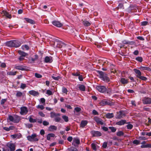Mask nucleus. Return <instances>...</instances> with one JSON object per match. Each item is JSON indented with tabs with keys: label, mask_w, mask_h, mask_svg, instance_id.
<instances>
[{
	"label": "nucleus",
	"mask_w": 151,
	"mask_h": 151,
	"mask_svg": "<svg viewBox=\"0 0 151 151\" xmlns=\"http://www.w3.org/2000/svg\"><path fill=\"white\" fill-rule=\"evenodd\" d=\"M6 46L9 47H17L21 45V43L17 40H12L6 42Z\"/></svg>",
	"instance_id": "nucleus-1"
},
{
	"label": "nucleus",
	"mask_w": 151,
	"mask_h": 151,
	"mask_svg": "<svg viewBox=\"0 0 151 151\" xmlns=\"http://www.w3.org/2000/svg\"><path fill=\"white\" fill-rule=\"evenodd\" d=\"M97 72L99 75V78L102 80L106 82H108L110 81L109 78L105 72L99 70H97Z\"/></svg>",
	"instance_id": "nucleus-2"
},
{
	"label": "nucleus",
	"mask_w": 151,
	"mask_h": 151,
	"mask_svg": "<svg viewBox=\"0 0 151 151\" xmlns=\"http://www.w3.org/2000/svg\"><path fill=\"white\" fill-rule=\"evenodd\" d=\"M37 134H32L31 136L29 135L27 136V139L29 141H38L39 139L37 138Z\"/></svg>",
	"instance_id": "nucleus-3"
},
{
	"label": "nucleus",
	"mask_w": 151,
	"mask_h": 151,
	"mask_svg": "<svg viewBox=\"0 0 151 151\" xmlns=\"http://www.w3.org/2000/svg\"><path fill=\"white\" fill-rule=\"evenodd\" d=\"M96 89L99 91L103 93L106 92V87L103 86H97L96 87Z\"/></svg>",
	"instance_id": "nucleus-4"
},
{
	"label": "nucleus",
	"mask_w": 151,
	"mask_h": 151,
	"mask_svg": "<svg viewBox=\"0 0 151 151\" xmlns=\"http://www.w3.org/2000/svg\"><path fill=\"white\" fill-rule=\"evenodd\" d=\"M90 133L93 137H99L102 135L101 133L99 131L93 130Z\"/></svg>",
	"instance_id": "nucleus-5"
},
{
	"label": "nucleus",
	"mask_w": 151,
	"mask_h": 151,
	"mask_svg": "<svg viewBox=\"0 0 151 151\" xmlns=\"http://www.w3.org/2000/svg\"><path fill=\"white\" fill-rule=\"evenodd\" d=\"M28 111L27 108L25 106H23L20 108V114L22 115L26 114Z\"/></svg>",
	"instance_id": "nucleus-6"
},
{
	"label": "nucleus",
	"mask_w": 151,
	"mask_h": 151,
	"mask_svg": "<svg viewBox=\"0 0 151 151\" xmlns=\"http://www.w3.org/2000/svg\"><path fill=\"white\" fill-rule=\"evenodd\" d=\"M52 22L54 25L58 27H61L63 25L61 23L58 21L54 20Z\"/></svg>",
	"instance_id": "nucleus-7"
},
{
	"label": "nucleus",
	"mask_w": 151,
	"mask_h": 151,
	"mask_svg": "<svg viewBox=\"0 0 151 151\" xmlns=\"http://www.w3.org/2000/svg\"><path fill=\"white\" fill-rule=\"evenodd\" d=\"M143 103L144 104H151V98L149 97H145L142 99Z\"/></svg>",
	"instance_id": "nucleus-8"
},
{
	"label": "nucleus",
	"mask_w": 151,
	"mask_h": 151,
	"mask_svg": "<svg viewBox=\"0 0 151 151\" xmlns=\"http://www.w3.org/2000/svg\"><path fill=\"white\" fill-rule=\"evenodd\" d=\"M53 61L52 57L51 56H47L44 59V62L46 63H51Z\"/></svg>",
	"instance_id": "nucleus-9"
},
{
	"label": "nucleus",
	"mask_w": 151,
	"mask_h": 151,
	"mask_svg": "<svg viewBox=\"0 0 151 151\" xmlns=\"http://www.w3.org/2000/svg\"><path fill=\"white\" fill-rule=\"evenodd\" d=\"M125 114L124 112L122 111H120L117 113V114L116 118L117 119H121L123 117V116H124Z\"/></svg>",
	"instance_id": "nucleus-10"
},
{
	"label": "nucleus",
	"mask_w": 151,
	"mask_h": 151,
	"mask_svg": "<svg viewBox=\"0 0 151 151\" xmlns=\"http://www.w3.org/2000/svg\"><path fill=\"white\" fill-rule=\"evenodd\" d=\"M34 56V58L32 57H29V61L30 62V63H34L35 61L37 60L38 59V56L37 55H35Z\"/></svg>",
	"instance_id": "nucleus-11"
},
{
	"label": "nucleus",
	"mask_w": 151,
	"mask_h": 151,
	"mask_svg": "<svg viewBox=\"0 0 151 151\" xmlns=\"http://www.w3.org/2000/svg\"><path fill=\"white\" fill-rule=\"evenodd\" d=\"M15 68L17 70H26V67L22 65H15Z\"/></svg>",
	"instance_id": "nucleus-12"
},
{
	"label": "nucleus",
	"mask_w": 151,
	"mask_h": 151,
	"mask_svg": "<svg viewBox=\"0 0 151 151\" xmlns=\"http://www.w3.org/2000/svg\"><path fill=\"white\" fill-rule=\"evenodd\" d=\"M8 147L9 148L10 151H14L15 150V145L13 143H10L8 144Z\"/></svg>",
	"instance_id": "nucleus-13"
},
{
	"label": "nucleus",
	"mask_w": 151,
	"mask_h": 151,
	"mask_svg": "<svg viewBox=\"0 0 151 151\" xmlns=\"http://www.w3.org/2000/svg\"><path fill=\"white\" fill-rule=\"evenodd\" d=\"M129 122H127L125 120H121L118 122H116V124L118 125H124L125 124L129 123Z\"/></svg>",
	"instance_id": "nucleus-14"
},
{
	"label": "nucleus",
	"mask_w": 151,
	"mask_h": 151,
	"mask_svg": "<svg viewBox=\"0 0 151 151\" xmlns=\"http://www.w3.org/2000/svg\"><path fill=\"white\" fill-rule=\"evenodd\" d=\"M24 19L25 20L27 23H30L31 24H34L35 23V21L32 19L27 18H24Z\"/></svg>",
	"instance_id": "nucleus-15"
},
{
	"label": "nucleus",
	"mask_w": 151,
	"mask_h": 151,
	"mask_svg": "<svg viewBox=\"0 0 151 151\" xmlns=\"http://www.w3.org/2000/svg\"><path fill=\"white\" fill-rule=\"evenodd\" d=\"M94 120L97 124H99L101 125H103L104 124V122H102V119L99 118L98 117H95L94 118Z\"/></svg>",
	"instance_id": "nucleus-16"
},
{
	"label": "nucleus",
	"mask_w": 151,
	"mask_h": 151,
	"mask_svg": "<svg viewBox=\"0 0 151 151\" xmlns=\"http://www.w3.org/2000/svg\"><path fill=\"white\" fill-rule=\"evenodd\" d=\"M50 116L51 118L56 117L57 116H60V114L54 112H51L50 113Z\"/></svg>",
	"instance_id": "nucleus-17"
},
{
	"label": "nucleus",
	"mask_w": 151,
	"mask_h": 151,
	"mask_svg": "<svg viewBox=\"0 0 151 151\" xmlns=\"http://www.w3.org/2000/svg\"><path fill=\"white\" fill-rule=\"evenodd\" d=\"M29 93L34 96H37L39 95V93L37 91L34 90H31L29 91Z\"/></svg>",
	"instance_id": "nucleus-18"
},
{
	"label": "nucleus",
	"mask_w": 151,
	"mask_h": 151,
	"mask_svg": "<svg viewBox=\"0 0 151 151\" xmlns=\"http://www.w3.org/2000/svg\"><path fill=\"white\" fill-rule=\"evenodd\" d=\"M128 79H126L124 78H121L120 79V81L122 84L125 85L128 83Z\"/></svg>",
	"instance_id": "nucleus-19"
},
{
	"label": "nucleus",
	"mask_w": 151,
	"mask_h": 151,
	"mask_svg": "<svg viewBox=\"0 0 151 151\" xmlns=\"http://www.w3.org/2000/svg\"><path fill=\"white\" fill-rule=\"evenodd\" d=\"M122 42L124 44L130 45H132L134 43V41H128L126 40H124L123 41H122Z\"/></svg>",
	"instance_id": "nucleus-20"
},
{
	"label": "nucleus",
	"mask_w": 151,
	"mask_h": 151,
	"mask_svg": "<svg viewBox=\"0 0 151 151\" xmlns=\"http://www.w3.org/2000/svg\"><path fill=\"white\" fill-rule=\"evenodd\" d=\"M88 122L86 120H82L80 126L82 128H84L87 124Z\"/></svg>",
	"instance_id": "nucleus-21"
},
{
	"label": "nucleus",
	"mask_w": 151,
	"mask_h": 151,
	"mask_svg": "<svg viewBox=\"0 0 151 151\" xmlns=\"http://www.w3.org/2000/svg\"><path fill=\"white\" fill-rule=\"evenodd\" d=\"M83 24L85 27H88L91 25V22L85 20L83 21Z\"/></svg>",
	"instance_id": "nucleus-22"
},
{
	"label": "nucleus",
	"mask_w": 151,
	"mask_h": 151,
	"mask_svg": "<svg viewBox=\"0 0 151 151\" xmlns=\"http://www.w3.org/2000/svg\"><path fill=\"white\" fill-rule=\"evenodd\" d=\"M134 70L137 75L136 77L137 78H138L139 76L141 75V73L139 70L136 69H134Z\"/></svg>",
	"instance_id": "nucleus-23"
},
{
	"label": "nucleus",
	"mask_w": 151,
	"mask_h": 151,
	"mask_svg": "<svg viewBox=\"0 0 151 151\" xmlns=\"http://www.w3.org/2000/svg\"><path fill=\"white\" fill-rule=\"evenodd\" d=\"M4 16H6L7 18L11 19L12 18L11 15L9 14V13L6 11H3Z\"/></svg>",
	"instance_id": "nucleus-24"
},
{
	"label": "nucleus",
	"mask_w": 151,
	"mask_h": 151,
	"mask_svg": "<svg viewBox=\"0 0 151 151\" xmlns=\"http://www.w3.org/2000/svg\"><path fill=\"white\" fill-rule=\"evenodd\" d=\"M18 53L21 56L23 57H25L28 55L27 53L20 50L18 51Z\"/></svg>",
	"instance_id": "nucleus-25"
},
{
	"label": "nucleus",
	"mask_w": 151,
	"mask_h": 151,
	"mask_svg": "<svg viewBox=\"0 0 151 151\" xmlns=\"http://www.w3.org/2000/svg\"><path fill=\"white\" fill-rule=\"evenodd\" d=\"M139 68L141 70H146L148 71H151V69L149 67L141 66Z\"/></svg>",
	"instance_id": "nucleus-26"
},
{
	"label": "nucleus",
	"mask_w": 151,
	"mask_h": 151,
	"mask_svg": "<svg viewBox=\"0 0 151 151\" xmlns=\"http://www.w3.org/2000/svg\"><path fill=\"white\" fill-rule=\"evenodd\" d=\"M20 120V117L17 115H15L14 116V123H18Z\"/></svg>",
	"instance_id": "nucleus-27"
},
{
	"label": "nucleus",
	"mask_w": 151,
	"mask_h": 151,
	"mask_svg": "<svg viewBox=\"0 0 151 151\" xmlns=\"http://www.w3.org/2000/svg\"><path fill=\"white\" fill-rule=\"evenodd\" d=\"M49 130L50 131H56L57 129V127L54 125H51L49 127Z\"/></svg>",
	"instance_id": "nucleus-28"
},
{
	"label": "nucleus",
	"mask_w": 151,
	"mask_h": 151,
	"mask_svg": "<svg viewBox=\"0 0 151 151\" xmlns=\"http://www.w3.org/2000/svg\"><path fill=\"white\" fill-rule=\"evenodd\" d=\"M55 135L53 133H49L47 134V139L48 140H50V137H55Z\"/></svg>",
	"instance_id": "nucleus-29"
},
{
	"label": "nucleus",
	"mask_w": 151,
	"mask_h": 151,
	"mask_svg": "<svg viewBox=\"0 0 151 151\" xmlns=\"http://www.w3.org/2000/svg\"><path fill=\"white\" fill-rule=\"evenodd\" d=\"M55 41L58 42V45L59 46H58L60 48L63 45H64V43L61 42L60 40L58 39H56Z\"/></svg>",
	"instance_id": "nucleus-30"
},
{
	"label": "nucleus",
	"mask_w": 151,
	"mask_h": 151,
	"mask_svg": "<svg viewBox=\"0 0 151 151\" xmlns=\"http://www.w3.org/2000/svg\"><path fill=\"white\" fill-rule=\"evenodd\" d=\"M114 116V114L112 113H108L106 115V117L107 118L110 119L113 117Z\"/></svg>",
	"instance_id": "nucleus-31"
},
{
	"label": "nucleus",
	"mask_w": 151,
	"mask_h": 151,
	"mask_svg": "<svg viewBox=\"0 0 151 151\" xmlns=\"http://www.w3.org/2000/svg\"><path fill=\"white\" fill-rule=\"evenodd\" d=\"M78 88L81 91H85V86L83 85H79Z\"/></svg>",
	"instance_id": "nucleus-32"
},
{
	"label": "nucleus",
	"mask_w": 151,
	"mask_h": 151,
	"mask_svg": "<svg viewBox=\"0 0 151 151\" xmlns=\"http://www.w3.org/2000/svg\"><path fill=\"white\" fill-rule=\"evenodd\" d=\"M32 116H30L29 118V121L30 123H35L37 122V119H33L32 117Z\"/></svg>",
	"instance_id": "nucleus-33"
},
{
	"label": "nucleus",
	"mask_w": 151,
	"mask_h": 151,
	"mask_svg": "<svg viewBox=\"0 0 151 151\" xmlns=\"http://www.w3.org/2000/svg\"><path fill=\"white\" fill-rule=\"evenodd\" d=\"M16 74V71H11L7 73V74L10 76H15Z\"/></svg>",
	"instance_id": "nucleus-34"
},
{
	"label": "nucleus",
	"mask_w": 151,
	"mask_h": 151,
	"mask_svg": "<svg viewBox=\"0 0 151 151\" xmlns=\"http://www.w3.org/2000/svg\"><path fill=\"white\" fill-rule=\"evenodd\" d=\"M91 146L92 149L95 151H97L96 146L97 145L94 143H92L91 144Z\"/></svg>",
	"instance_id": "nucleus-35"
},
{
	"label": "nucleus",
	"mask_w": 151,
	"mask_h": 151,
	"mask_svg": "<svg viewBox=\"0 0 151 151\" xmlns=\"http://www.w3.org/2000/svg\"><path fill=\"white\" fill-rule=\"evenodd\" d=\"M124 133L122 131H119L116 132V135L119 137L123 136L124 135Z\"/></svg>",
	"instance_id": "nucleus-36"
},
{
	"label": "nucleus",
	"mask_w": 151,
	"mask_h": 151,
	"mask_svg": "<svg viewBox=\"0 0 151 151\" xmlns=\"http://www.w3.org/2000/svg\"><path fill=\"white\" fill-rule=\"evenodd\" d=\"M62 92L63 93H65L66 94H67V93H68V91L67 89L66 88H65L64 87H63L62 88Z\"/></svg>",
	"instance_id": "nucleus-37"
},
{
	"label": "nucleus",
	"mask_w": 151,
	"mask_h": 151,
	"mask_svg": "<svg viewBox=\"0 0 151 151\" xmlns=\"http://www.w3.org/2000/svg\"><path fill=\"white\" fill-rule=\"evenodd\" d=\"M136 8V6L133 5H131L128 8L129 10L132 11V10Z\"/></svg>",
	"instance_id": "nucleus-38"
},
{
	"label": "nucleus",
	"mask_w": 151,
	"mask_h": 151,
	"mask_svg": "<svg viewBox=\"0 0 151 151\" xmlns=\"http://www.w3.org/2000/svg\"><path fill=\"white\" fill-rule=\"evenodd\" d=\"M22 95V93L19 91H17L16 96L17 97H20Z\"/></svg>",
	"instance_id": "nucleus-39"
},
{
	"label": "nucleus",
	"mask_w": 151,
	"mask_h": 151,
	"mask_svg": "<svg viewBox=\"0 0 151 151\" xmlns=\"http://www.w3.org/2000/svg\"><path fill=\"white\" fill-rule=\"evenodd\" d=\"M138 78L142 80L145 81H146L147 80V78L146 77L143 76H139Z\"/></svg>",
	"instance_id": "nucleus-40"
},
{
	"label": "nucleus",
	"mask_w": 151,
	"mask_h": 151,
	"mask_svg": "<svg viewBox=\"0 0 151 151\" xmlns=\"http://www.w3.org/2000/svg\"><path fill=\"white\" fill-rule=\"evenodd\" d=\"M109 128L111 129V132H115L116 130V128L113 127H109Z\"/></svg>",
	"instance_id": "nucleus-41"
},
{
	"label": "nucleus",
	"mask_w": 151,
	"mask_h": 151,
	"mask_svg": "<svg viewBox=\"0 0 151 151\" xmlns=\"http://www.w3.org/2000/svg\"><path fill=\"white\" fill-rule=\"evenodd\" d=\"M136 60L138 61L142 62L143 60V58L142 57H138L136 58Z\"/></svg>",
	"instance_id": "nucleus-42"
},
{
	"label": "nucleus",
	"mask_w": 151,
	"mask_h": 151,
	"mask_svg": "<svg viewBox=\"0 0 151 151\" xmlns=\"http://www.w3.org/2000/svg\"><path fill=\"white\" fill-rule=\"evenodd\" d=\"M99 104L101 106H105L106 105V101L101 100L99 103Z\"/></svg>",
	"instance_id": "nucleus-43"
},
{
	"label": "nucleus",
	"mask_w": 151,
	"mask_h": 151,
	"mask_svg": "<svg viewBox=\"0 0 151 151\" xmlns=\"http://www.w3.org/2000/svg\"><path fill=\"white\" fill-rule=\"evenodd\" d=\"M124 5L122 3L119 4L118 6L116 7V9H124Z\"/></svg>",
	"instance_id": "nucleus-44"
},
{
	"label": "nucleus",
	"mask_w": 151,
	"mask_h": 151,
	"mask_svg": "<svg viewBox=\"0 0 151 151\" xmlns=\"http://www.w3.org/2000/svg\"><path fill=\"white\" fill-rule=\"evenodd\" d=\"M62 118L65 122H68V118L66 116H62Z\"/></svg>",
	"instance_id": "nucleus-45"
},
{
	"label": "nucleus",
	"mask_w": 151,
	"mask_h": 151,
	"mask_svg": "<svg viewBox=\"0 0 151 151\" xmlns=\"http://www.w3.org/2000/svg\"><path fill=\"white\" fill-rule=\"evenodd\" d=\"M126 127L128 129H131L132 128L133 126L132 124H129L126 126Z\"/></svg>",
	"instance_id": "nucleus-46"
},
{
	"label": "nucleus",
	"mask_w": 151,
	"mask_h": 151,
	"mask_svg": "<svg viewBox=\"0 0 151 151\" xmlns=\"http://www.w3.org/2000/svg\"><path fill=\"white\" fill-rule=\"evenodd\" d=\"M140 141L139 140L135 139L133 141V143L134 144L138 145L139 144Z\"/></svg>",
	"instance_id": "nucleus-47"
},
{
	"label": "nucleus",
	"mask_w": 151,
	"mask_h": 151,
	"mask_svg": "<svg viewBox=\"0 0 151 151\" xmlns=\"http://www.w3.org/2000/svg\"><path fill=\"white\" fill-rule=\"evenodd\" d=\"M68 149L69 151H78L77 148L73 147H71Z\"/></svg>",
	"instance_id": "nucleus-48"
},
{
	"label": "nucleus",
	"mask_w": 151,
	"mask_h": 151,
	"mask_svg": "<svg viewBox=\"0 0 151 151\" xmlns=\"http://www.w3.org/2000/svg\"><path fill=\"white\" fill-rule=\"evenodd\" d=\"M74 141L75 142V143L77 144H79L80 143V139L78 138H75L73 139Z\"/></svg>",
	"instance_id": "nucleus-49"
},
{
	"label": "nucleus",
	"mask_w": 151,
	"mask_h": 151,
	"mask_svg": "<svg viewBox=\"0 0 151 151\" xmlns=\"http://www.w3.org/2000/svg\"><path fill=\"white\" fill-rule=\"evenodd\" d=\"M35 76L37 78H40L42 77L41 75L36 73H35Z\"/></svg>",
	"instance_id": "nucleus-50"
},
{
	"label": "nucleus",
	"mask_w": 151,
	"mask_h": 151,
	"mask_svg": "<svg viewBox=\"0 0 151 151\" xmlns=\"http://www.w3.org/2000/svg\"><path fill=\"white\" fill-rule=\"evenodd\" d=\"M9 119L10 121L14 122V117H13L12 116L10 115L9 116Z\"/></svg>",
	"instance_id": "nucleus-51"
},
{
	"label": "nucleus",
	"mask_w": 151,
	"mask_h": 151,
	"mask_svg": "<svg viewBox=\"0 0 151 151\" xmlns=\"http://www.w3.org/2000/svg\"><path fill=\"white\" fill-rule=\"evenodd\" d=\"M61 120V118L59 117H58V116L54 118L55 121L57 122H60Z\"/></svg>",
	"instance_id": "nucleus-52"
},
{
	"label": "nucleus",
	"mask_w": 151,
	"mask_h": 151,
	"mask_svg": "<svg viewBox=\"0 0 151 151\" xmlns=\"http://www.w3.org/2000/svg\"><path fill=\"white\" fill-rule=\"evenodd\" d=\"M74 110L77 112H79L81 111V109L78 107H76L74 108Z\"/></svg>",
	"instance_id": "nucleus-53"
},
{
	"label": "nucleus",
	"mask_w": 151,
	"mask_h": 151,
	"mask_svg": "<svg viewBox=\"0 0 151 151\" xmlns=\"http://www.w3.org/2000/svg\"><path fill=\"white\" fill-rule=\"evenodd\" d=\"M148 22L146 21H145L141 22V24L142 26H146Z\"/></svg>",
	"instance_id": "nucleus-54"
},
{
	"label": "nucleus",
	"mask_w": 151,
	"mask_h": 151,
	"mask_svg": "<svg viewBox=\"0 0 151 151\" xmlns=\"http://www.w3.org/2000/svg\"><path fill=\"white\" fill-rule=\"evenodd\" d=\"M52 78L55 80H58L60 78V77L59 76H58L57 77H55L53 76H52Z\"/></svg>",
	"instance_id": "nucleus-55"
},
{
	"label": "nucleus",
	"mask_w": 151,
	"mask_h": 151,
	"mask_svg": "<svg viewBox=\"0 0 151 151\" xmlns=\"http://www.w3.org/2000/svg\"><path fill=\"white\" fill-rule=\"evenodd\" d=\"M108 65V62L107 61H104L103 62V63L102 64V65L104 66L105 67H106Z\"/></svg>",
	"instance_id": "nucleus-56"
},
{
	"label": "nucleus",
	"mask_w": 151,
	"mask_h": 151,
	"mask_svg": "<svg viewBox=\"0 0 151 151\" xmlns=\"http://www.w3.org/2000/svg\"><path fill=\"white\" fill-rule=\"evenodd\" d=\"M46 94H47L49 95H52V91H51L50 90H47V91Z\"/></svg>",
	"instance_id": "nucleus-57"
},
{
	"label": "nucleus",
	"mask_w": 151,
	"mask_h": 151,
	"mask_svg": "<svg viewBox=\"0 0 151 151\" xmlns=\"http://www.w3.org/2000/svg\"><path fill=\"white\" fill-rule=\"evenodd\" d=\"M26 126L27 127L29 128H30L32 127L33 126V124H26Z\"/></svg>",
	"instance_id": "nucleus-58"
},
{
	"label": "nucleus",
	"mask_w": 151,
	"mask_h": 151,
	"mask_svg": "<svg viewBox=\"0 0 151 151\" xmlns=\"http://www.w3.org/2000/svg\"><path fill=\"white\" fill-rule=\"evenodd\" d=\"M106 92L108 94L110 95V94H111V90L110 88H109L108 89H107L106 88Z\"/></svg>",
	"instance_id": "nucleus-59"
},
{
	"label": "nucleus",
	"mask_w": 151,
	"mask_h": 151,
	"mask_svg": "<svg viewBox=\"0 0 151 151\" xmlns=\"http://www.w3.org/2000/svg\"><path fill=\"white\" fill-rule=\"evenodd\" d=\"M72 74L73 76H78L80 75V73L79 72H76V73H72Z\"/></svg>",
	"instance_id": "nucleus-60"
},
{
	"label": "nucleus",
	"mask_w": 151,
	"mask_h": 151,
	"mask_svg": "<svg viewBox=\"0 0 151 151\" xmlns=\"http://www.w3.org/2000/svg\"><path fill=\"white\" fill-rule=\"evenodd\" d=\"M107 142H104L103 143L102 147L104 148H106L107 147Z\"/></svg>",
	"instance_id": "nucleus-61"
},
{
	"label": "nucleus",
	"mask_w": 151,
	"mask_h": 151,
	"mask_svg": "<svg viewBox=\"0 0 151 151\" xmlns=\"http://www.w3.org/2000/svg\"><path fill=\"white\" fill-rule=\"evenodd\" d=\"M38 109H40L41 110H43L44 109V106L42 105H38L37 106Z\"/></svg>",
	"instance_id": "nucleus-62"
},
{
	"label": "nucleus",
	"mask_w": 151,
	"mask_h": 151,
	"mask_svg": "<svg viewBox=\"0 0 151 151\" xmlns=\"http://www.w3.org/2000/svg\"><path fill=\"white\" fill-rule=\"evenodd\" d=\"M78 77V78L80 81H83V78L82 75L80 74L79 75V76Z\"/></svg>",
	"instance_id": "nucleus-63"
},
{
	"label": "nucleus",
	"mask_w": 151,
	"mask_h": 151,
	"mask_svg": "<svg viewBox=\"0 0 151 151\" xmlns=\"http://www.w3.org/2000/svg\"><path fill=\"white\" fill-rule=\"evenodd\" d=\"M7 100L6 99H2L1 100V104L3 105L4 104Z\"/></svg>",
	"instance_id": "nucleus-64"
}]
</instances>
